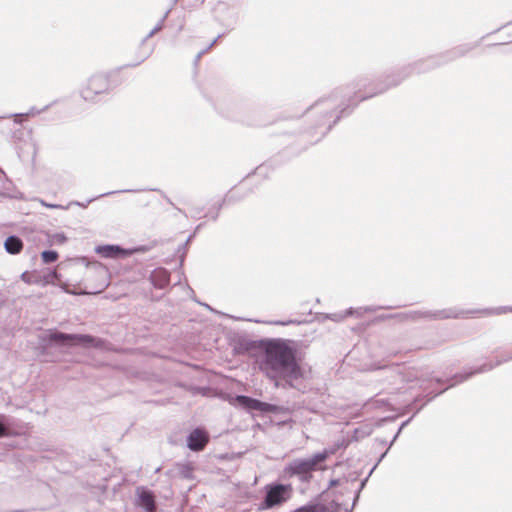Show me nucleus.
<instances>
[{
  "mask_svg": "<svg viewBox=\"0 0 512 512\" xmlns=\"http://www.w3.org/2000/svg\"><path fill=\"white\" fill-rule=\"evenodd\" d=\"M259 368L275 381L276 386L282 379L289 386L295 387L294 382L303 376V371L296 361L295 350L282 339H273L266 343Z\"/></svg>",
  "mask_w": 512,
  "mask_h": 512,
  "instance_id": "1",
  "label": "nucleus"
},
{
  "mask_svg": "<svg viewBox=\"0 0 512 512\" xmlns=\"http://www.w3.org/2000/svg\"><path fill=\"white\" fill-rule=\"evenodd\" d=\"M471 49V47L468 46H459L456 48H453L450 51H447L445 53L439 54V55H432L426 58H422L419 60L414 61L413 63H410L401 69H399L397 72L386 76L385 84L381 87L377 88L375 91L362 94L359 92L357 95L358 101H363L365 99L371 98L375 95L384 93L390 88L396 87L400 85L405 79L410 77L413 74H421L429 72L441 65H444L450 61L455 60L458 57L463 56L466 52H468Z\"/></svg>",
  "mask_w": 512,
  "mask_h": 512,
  "instance_id": "2",
  "label": "nucleus"
},
{
  "mask_svg": "<svg viewBox=\"0 0 512 512\" xmlns=\"http://www.w3.org/2000/svg\"><path fill=\"white\" fill-rule=\"evenodd\" d=\"M333 453L332 449H324L308 458H295L285 465L283 475L289 479L296 478L301 483H310L315 471L326 469L324 462Z\"/></svg>",
  "mask_w": 512,
  "mask_h": 512,
  "instance_id": "3",
  "label": "nucleus"
},
{
  "mask_svg": "<svg viewBox=\"0 0 512 512\" xmlns=\"http://www.w3.org/2000/svg\"><path fill=\"white\" fill-rule=\"evenodd\" d=\"M40 345L44 348L50 345H95L96 339L89 335L66 334L58 331L48 330L39 336Z\"/></svg>",
  "mask_w": 512,
  "mask_h": 512,
  "instance_id": "4",
  "label": "nucleus"
},
{
  "mask_svg": "<svg viewBox=\"0 0 512 512\" xmlns=\"http://www.w3.org/2000/svg\"><path fill=\"white\" fill-rule=\"evenodd\" d=\"M110 79L107 74L96 73L88 78L80 89V96L86 102L95 103L110 91Z\"/></svg>",
  "mask_w": 512,
  "mask_h": 512,
  "instance_id": "5",
  "label": "nucleus"
},
{
  "mask_svg": "<svg viewBox=\"0 0 512 512\" xmlns=\"http://www.w3.org/2000/svg\"><path fill=\"white\" fill-rule=\"evenodd\" d=\"M292 491L293 489L290 484L271 483L266 485V494L259 509L267 510L284 504L291 498Z\"/></svg>",
  "mask_w": 512,
  "mask_h": 512,
  "instance_id": "6",
  "label": "nucleus"
},
{
  "mask_svg": "<svg viewBox=\"0 0 512 512\" xmlns=\"http://www.w3.org/2000/svg\"><path fill=\"white\" fill-rule=\"evenodd\" d=\"M235 401L238 403V405L248 410H256L271 413H275L278 411V407L274 404L262 402L245 395L236 396Z\"/></svg>",
  "mask_w": 512,
  "mask_h": 512,
  "instance_id": "7",
  "label": "nucleus"
},
{
  "mask_svg": "<svg viewBox=\"0 0 512 512\" xmlns=\"http://www.w3.org/2000/svg\"><path fill=\"white\" fill-rule=\"evenodd\" d=\"M509 360H512V352L507 353V354H506V356H505L503 359L498 360V361L496 362V364H495V365H488V364H484L483 366H481V367H479V368H477V369H475V370H470V371L465 372V373H463V374L455 375V376L451 379L452 383L450 384V386H454V385H456V384H458V383H461V382H463V381L467 380L469 377H471V376H472V375H474V374L489 371V370H491L493 367H495V366H497V365H500V364H502V363H504V362H507V361H509Z\"/></svg>",
  "mask_w": 512,
  "mask_h": 512,
  "instance_id": "8",
  "label": "nucleus"
},
{
  "mask_svg": "<svg viewBox=\"0 0 512 512\" xmlns=\"http://www.w3.org/2000/svg\"><path fill=\"white\" fill-rule=\"evenodd\" d=\"M335 105L336 100L332 98L320 100L315 104L316 109H318L321 112H325V115L323 116V121L321 123L322 126H325V131L323 132V134L329 131L332 127V125L329 122V119L334 116V111H332V109L335 107Z\"/></svg>",
  "mask_w": 512,
  "mask_h": 512,
  "instance_id": "9",
  "label": "nucleus"
},
{
  "mask_svg": "<svg viewBox=\"0 0 512 512\" xmlns=\"http://www.w3.org/2000/svg\"><path fill=\"white\" fill-rule=\"evenodd\" d=\"M208 435L201 429L193 430L187 438V445L192 451H201L208 443Z\"/></svg>",
  "mask_w": 512,
  "mask_h": 512,
  "instance_id": "10",
  "label": "nucleus"
},
{
  "mask_svg": "<svg viewBox=\"0 0 512 512\" xmlns=\"http://www.w3.org/2000/svg\"><path fill=\"white\" fill-rule=\"evenodd\" d=\"M137 505L145 509L146 512H154L156 506L153 493L145 488H138Z\"/></svg>",
  "mask_w": 512,
  "mask_h": 512,
  "instance_id": "11",
  "label": "nucleus"
},
{
  "mask_svg": "<svg viewBox=\"0 0 512 512\" xmlns=\"http://www.w3.org/2000/svg\"><path fill=\"white\" fill-rule=\"evenodd\" d=\"M150 280L155 288L164 289L170 282V274L164 268H157L152 271Z\"/></svg>",
  "mask_w": 512,
  "mask_h": 512,
  "instance_id": "12",
  "label": "nucleus"
},
{
  "mask_svg": "<svg viewBox=\"0 0 512 512\" xmlns=\"http://www.w3.org/2000/svg\"><path fill=\"white\" fill-rule=\"evenodd\" d=\"M95 251L105 258H117L125 254V251L118 245L98 246Z\"/></svg>",
  "mask_w": 512,
  "mask_h": 512,
  "instance_id": "13",
  "label": "nucleus"
},
{
  "mask_svg": "<svg viewBox=\"0 0 512 512\" xmlns=\"http://www.w3.org/2000/svg\"><path fill=\"white\" fill-rule=\"evenodd\" d=\"M4 247L9 254H19L23 248V242L19 237L12 235L5 240Z\"/></svg>",
  "mask_w": 512,
  "mask_h": 512,
  "instance_id": "14",
  "label": "nucleus"
},
{
  "mask_svg": "<svg viewBox=\"0 0 512 512\" xmlns=\"http://www.w3.org/2000/svg\"><path fill=\"white\" fill-rule=\"evenodd\" d=\"M142 191L141 189H124V190H119V191H110V192H106V193H103L95 198H92V199H89L86 203H80L78 201H73L71 202L68 207L70 205H77V206H81L83 208H86L87 205L89 203H91L92 201L96 200L97 198H100V197H104V196H109V195H112V194H115V193H135V192H140Z\"/></svg>",
  "mask_w": 512,
  "mask_h": 512,
  "instance_id": "15",
  "label": "nucleus"
},
{
  "mask_svg": "<svg viewBox=\"0 0 512 512\" xmlns=\"http://www.w3.org/2000/svg\"><path fill=\"white\" fill-rule=\"evenodd\" d=\"M426 317H433L437 319H447V318H456L459 316L458 313H456L453 310H438L433 313L425 315Z\"/></svg>",
  "mask_w": 512,
  "mask_h": 512,
  "instance_id": "16",
  "label": "nucleus"
},
{
  "mask_svg": "<svg viewBox=\"0 0 512 512\" xmlns=\"http://www.w3.org/2000/svg\"><path fill=\"white\" fill-rule=\"evenodd\" d=\"M354 313H356L358 316L360 315L358 310H354L353 308H349L348 310H346L343 313H341V312L340 313H332V314L328 315V318L333 320V321L339 322V321H342L343 319H345L348 316L354 315Z\"/></svg>",
  "mask_w": 512,
  "mask_h": 512,
  "instance_id": "17",
  "label": "nucleus"
},
{
  "mask_svg": "<svg viewBox=\"0 0 512 512\" xmlns=\"http://www.w3.org/2000/svg\"><path fill=\"white\" fill-rule=\"evenodd\" d=\"M48 105L43 107L42 109H38L36 107H31L27 112L25 113H18V114H12L10 115L9 117H17V118H21V117H35L37 115H39L40 113L46 111L48 109Z\"/></svg>",
  "mask_w": 512,
  "mask_h": 512,
  "instance_id": "18",
  "label": "nucleus"
},
{
  "mask_svg": "<svg viewBox=\"0 0 512 512\" xmlns=\"http://www.w3.org/2000/svg\"><path fill=\"white\" fill-rule=\"evenodd\" d=\"M42 260L44 263H52L55 262L58 258V253L53 250H45L41 254Z\"/></svg>",
  "mask_w": 512,
  "mask_h": 512,
  "instance_id": "19",
  "label": "nucleus"
},
{
  "mask_svg": "<svg viewBox=\"0 0 512 512\" xmlns=\"http://www.w3.org/2000/svg\"><path fill=\"white\" fill-rule=\"evenodd\" d=\"M164 24H162V22H158L155 27L149 32V34L147 35V37L144 39V41H146L148 38H151L153 35H155L157 32H159L160 30H162Z\"/></svg>",
  "mask_w": 512,
  "mask_h": 512,
  "instance_id": "20",
  "label": "nucleus"
},
{
  "mask_svg": "<svg viewBox=\"0 0 512 512\" xmlns=\"http://www.w3.org/2000/svg\"><path fill=\"white\" fill-rule=\"evenodd\" d=\"M5 189H6V175L0 169V193H3Z\"/></svg>",
  "mask_w": 512,
  "mask_h": 512,
  "instance_id": "21",
  "label": "nucleus"
},
{
  "mask_svg": "<svg viewBox=\"0 0 512 512\" xmlns=\"http://www.w3.org/2000/svg\"><path fill=\"white\" fill-rule=\"evenodd\" d=\"M41 204L47 208H50V209H68V206L67 207H64L62 205H57V204H49V203H46L45 201L41 200Z\"/></svg>",
  "mask_w": 512,
  "mask_h": 512,
  "instance_id": "22",
  "label": "nucleus"
},
{
  "mask_svg": "<svg viewBox=\"0 0 512 512\" xmlns=\"http://www.w3.org/2000/svg\"><path fill=\"white\" fill-rule=\"evenodd\" d=\"M217 40H218V38L214 39L206 49L199 52L196 57V61H198L204 53H206L211 47H213L216 44Z\"/></svg>",
  "mask_w": 512,
  "mask_h": 512,
  "instance_id": "23",
  "label": "nucleus"
},
{
  "mask_svg": "<svg viewBox=\"0 0 512 512\" xmlns=\"http://www.w3.org/2000/svg\"><path fill=\"white\" fill-rule=\"evenodd\" d=\"M507 312H512V306L499 307L495 311V313H497V314L507 313Z\"/></svg>",
  "mask_w": 512,
  "mask_h": 512,
  "instance_id": "24",
  "label": "nucleus"
},
{
  "mask_svg": "<svg viewBox=\"0 0 512 512\" xmlns=\"http://www.w3.org/2000/svg\"><path fill=\"white\" fill-rule=\"evenodd\" d=\"M7 434V427L0 421V437Z\"/></svg>",
  "mask_w": 512,
  "mask_h": 512,
  "instance_id": "25",
  "label": "nucleus"
},
{
  "mask_svg": "<svg viewBox=\"0 0 512 512\" xmlns=\"http://www.w3.org/2000/svg\"><path fill=\"white\" fill-rule=\"evenodd\" d=\"M169 13H170V10H167V11L163 14V16H162V18L159 20V22H162V24H164V22H165V20L167 19V17H168V15H169Z\"/></svg>",
  "mask_w": 512,
  "mask_h": 512,
  "instance_id": "26",
  "label": "nucleus"
},
{
  "mask_svg": "<svg viewBox=\"0 0 512 512\" xmlns=\"http://www.w3.org/2000/svg\"><path fill=\"white\" fill-rule=\"evenodd\" d=\"M407 423H408V421L404 422V423L401 425V427L398 429V432H397V434L395 435V437H394L393 441L397 438V436H398V435H399V433L401 432L402 428H403Z\"/></svg>",
  "mask_w": 512,
  "mask_h": 512,
  "instance_id": "27",
  "label": "nucleus"
},
{
  "mask_svg": "<svg viewBox=\"0 0 512 512\" xmlns=\"http://www.w3.org/2000/svg\"><path fill=\"white\" fill-rule=\"evenodd\" d=\"M25 117H21V118H17V117H14V122L15 123H21L23 121Z\"/></svg>",
  "mask_w": 512,
  "mask_h": 512,
  "instance_id": "28",
  "label": "nucleus"
},
{
  "mask_svg": "<svg viewBox=\"0 0 512 512\" xmlns=\"http://www.w3.org/2000/svg\"><path fill=\"white\" fill-rule=\"evenodd\" d=\"M339 118H340V116H339V115H336V116H335V119L333 120V124H335Z\"/></svg>",
  "mask_w": 512,
  "mask_h": 512,
  "instance_id": "29",
  "label": "nucleus"
},
{
  "mask_svg": "<svg viewBox=\"0 0 512 512\" xmlns=\"http://www.w3.org/2000/svg\"><path fill=\"white\" fill-rule=\"evenodd\" d=\"M337 482H338L337 480H332V481L330 482V484H331V486H333V485H336V484H337Z\"/></svg>",
  "mask_w": 512,
  "mask_h": 512,
  "instance_id": "30",
  "label": "nucleus"
},
{
  "mask_svg": "<svg viewBox=\"0 0 512 512\" xmlns=\"http://www.w3.org/2000/svg\"><path fill=\"white\" fill-rule=\"evenodd\" d=\"M59 240L64 241V240H65V236L61 235V236L59 237Z\"/></svg>",
  "mask_w": 512,
  "mask_h": 512,
  "instance_id": "31",
  "label": "nucleus"
},
{
  "mask_svg": "<svg viewBox=\"0 0 512 512\" xmlns=\"http://www.w3.org/2000/svg\"><path fill=\"white\" fill-rule=\"evenodd\" d=\"M59 240L64 241V240H65V236L61 235V236L59 237Z\"/></svg>",
  "mask_w": 512,
  "mask_h": 512,
  "instance_id": "32",
  "label": "nucleus"
},
{
  "mask_svg": "<svg viewBox=\"0 0 512 512\" xmlns=\"http://www.w3.org/2000/svg\"><path fill=\"white\" fill-rule=\"evenodd\" d=\"M357 499H358V495L355 496L352 507L355 505V502H356Z\"/></svg>",
  "mask_w": 512,
  "mask_h": 512,
  "instance_id": "33",
  "label": "nucleus"
},
{
  "mask_svg": "<svg viewBox=\"0 0 512 512\" xmlns=\"http://www.w3.org/2000/svg\"><path fill=\"white\" fill-rule=\"evenodd\" d=\"M26 273H22V278L27 279Z\"/></svg>",
  "mask_w": 512,
  "mask_h": 512,
  "instance_id": "34",
  "label": "nucleus"
},
{
  "mask_svg": "<svg viewBox=\"0 0 512 512\" xmlns=\"http://www.w3.org/2000/svg\"><path fill=\"white\" fill-rule=\"evenodd\" d=\"M26 273H22V278L27 279Z\"/></svg>",
  "mask_w": 512,
  "mask_h": 512,
  "instance_id": "35",
  "label": "nucleus"
}]
</instances>
